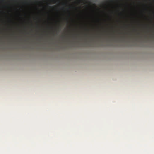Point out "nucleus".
I'll use <instances>...</instances> for the list:
<instances>
[{"label":"nucleus","mask_w":154,"mask_h":154,"mask_svg":"<svg viewBox=\"0 0 154 154\" xmlns=\"http://www.w3.org/2000/svg\"><path fill=\"white\" fill-rule=\"evenodd\" d=\"M50 1L51 2H54V1Z\"/></svg>","instance_id":"f257e3e1"}]
</instances>
